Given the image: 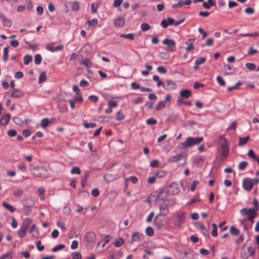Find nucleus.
<instances>
[{"mask_svg": "<svg viewBox=\"0 0 259 259\" xmlns=\"http://www.w3.org/2000/svg\"><path fill=\"white\" fill-rule=\"evenodd\" d=\"M0 18L2 19V23L4 26L10 27L12 24V21L10 19L7 18L3 14H1Z\"/></svg>", "mask_w": 259, "mask_h": 259, "instance_id": "14", "label": "nucleus"}, {"mask_svg": "<svg viewBox=\"0 0 259 259\" xmlns=\"http://www.w3.org/2000/svg\"><path fill=\"white\" fill-rule=\"evenodd\" d=\"M52 122L49 120L48 118H44L41 121V126L43 128H46L49 126V124L51 123Z\"/></svg>", "mask_w": 259, "mask_h": 259, "instance_id": "31", "label": "nucleus"}, {"mask_svg": "<svg viewBox=\"0 0 259 259\" xmlns=\"http://www.w3.org/2000/svg\"><path fill=\"white\" fill-rule=\"evenodd\" d=\"M65 247V245L63 244H60L56 246L52 249L53 252H56L62 249H63Z\"/></svg>", "mask_w": 259, "mask_h": 259, "instance_id": "60", "label": "nucleus"}, {"mask_svg": "<svg viewBox=\"0 0 259 259\" xmlns=\"http://www.w3.org/2000/svg\"><path fill=\"white\" fill-rule=\"evenodd\" d=\"M180 95L182 98L187 99L191 96L192 94L190 90L187 89L182 90L180 92Z\"/></svg>", "mask_w": 259, "mask_h": 259, "instance_id": "18", "label": "nucleus"}, {"mask_svg": "<svg viewBox=\"0 0 259 259\" xmlns=\"http://www.w3.org/2000/svg\"><path fill=\"white\" fill-rule=\"evenodd\" d=\"M42 60V57L40 55L37 54L34 56V63L36 65H39L40 64Z\"/></svg>", "mask_w": 259, "mask_h": 259, "instance_id": "44", "label": "nucleus"}, {"mask_svg": "<svg viewBox=\"0 0 259 259\" xmlns=\"http://www.w3.org/2000/svg\"><path fill=\"white\" fill-rule=\"evenodd\" d=\"M83 125V126L85 128H94V127H95L97 126L96 123H94V122L90 123L84 122Z\"/></svg>", "mask_w": 259, "mask_h": 259, "instance_id": "50", "label": "nucleus"}, {"mask_svg": "<svg viewBox=\"0 0 259 259\" xmlns=\"http://www.w3.org/2000/svg\"><path fill=\"white\" fill-rule=\"evenodd\" d=\"M85 241L88 243H92L95 241L96 239V235L92 232H88L84 236Z\"/></svg>", "mask_w": 259, "mask_h": 259, "instance_id": "13", "label": "nucleus"}, {"mask_svg": "<svg viewBox=\"0 0 259 259\" xmlns=\"http://www.w3.org/2000/svg\"><path fill=\"white\" fill-rule=\"evenodd\" d=\"M160 213L157 214L155 218V221H156L159 216L166 215L169 213L168 205L165 204H160L159 205Z\"/></svg>", "mask_w": 259, "mask_h": 259, "instance_id": "10", "label": "nucleus"}, {"mask_svg": "<svg viewBox=\"0 0 259 259\" xmlns=\"http://www.w3.org/2000/svg\"><path fill=\"white\" fill-rule=\"evenodd\" d=\"M13 256V252L11 251H8L6 253L3 254L0 257V259H12Z\"/></svg>", "mask_w": 259, "mask_h": 259, "instance_id": "29", "label": "nucleus"}, {"mask_svg": "<svg viewBox=\"0 0 259 259\" xmlns=\"http://www.w3.org/2000/svg\"><path fill=\"white\" fill-rule=\"evenodd\" d=\"M9 57V48L5 47L4 48V54L3 57V60L4 62H6L8 60Z\"/></svg>", "mask_w": 259, "mask_h": 259, "instance_id": "34", "label": "nucleus"}, {"mask_svg": "<svg viewBox=\"0 0 259 259\" xmlns=\"http://www.w3.org/2000/svg\"><path fill=\"white\" fill-rule=\"evenodd\" d=\"M195 227L200 230H205V226H204V225L201 223V222H196L195 224Z\"/></svg>", "mask_w": 259, "mask_h": 259, "instance_id": "56", "label": "nucleus"}, {"mask_svg": "<svg viewBox=\"0 0 259 259\" xmlns=\"http://www.w3.org/2000/svg\"><path fill=\"white\" fill-rule=\"evenodd\" d=\"M24 95L23 92L19 90H15L11 94V97L14 98H20Z\"/></svg>", "mask_w": 259, "mask_h": 259, "instance_id": "20", "label": "nucleus"}, {"mask_svg": "<svg viewBox=\"0 0 259 259\" xmlns=\"http://www.w3.org/2000/svg\"><path fill=\"white\" fill-rule=\"evenodd\" d=\"M72 259H81L82 255L78 252H74L72 253Z\"/></svg>", "mask_w": 259, "mask_h": 259, "instance_id": "54", "label": "nucleus"}, {"mask_svg": "<svg viewBox=\"0 0 259 259\" xmlns=\"http://www.w3.org/2000/svg\"><path fill=\"white\" fill-rule=\"evenodd\" d=\"M141 29L143 31H146L151 28V26L148 23H142L140 26Z\"/></svg>", "mask_w": 259, "mask_h": 259, "instance_id": "38", "label": "nucleus"}, {"mask_svg": "<svg viewBox=\"0 0 259 259\" xmlns=\"http://www.w3.org/2000/svg\"><path fill=\"white\" fill-rule=\"evenodd\" d=\"M31 223V220L29 219H25L23 223H22L20 229L23 230L25 232H26V231L28 229V227L29 226Z\"/></svg>", "mask_w": 259, "mask_h": 259, "instance_id": "16", "label": "nucleus"}, {"mask_svg": "<svg viewBox=\"0 0 259 259\" xmlns=\"http://www.w3.org/2000/svg\"><path fill=\"white\" fill-rule=\"evenodd\" d=\"M32 60V57L30 55H25L24 57V64L25 65H28Z\"/></svg>", "mask_w": 259, "mask_h": 259, "instance_id": "40", "label": "nucleus"}, {"mask_svg": "<svg viewBox=\"0 0 259 259\" xmlns=\"http://www.w3.org/2000/svg\"><path fill=\"white\" fill-rule=\"evenodd\" d=\"M116 119L118 121H121L124 119V116L121 111H118L116 114Z\"/></svg>", "mask_w": 259, "mask_h": 259, "instance_id": "37", "label": "nucleus"}, {"mask_svg": "<svg viewBox=\"0 0 259 259\" xmlns=\"http://www.w3.org/2000/svg\"><path fill=\"white\" fill-rule=\"evenodd\" d=\"M10 119V115H4L0 120V123L4 126H6L9 122Z\"/></svg>", "mask_w": 259, "mask_h": 259, "instance_id": "22", "label": "nucleus"}, {"mask_svg": "<svg viewBox=\"0 0 259 259\" xmlns=\"http://www.w3.org/2000/svg\"><path fill=\"white\" fill-rule=\"evenodd\" d=\"M217 80L218 83L221 86H225L226 85V82L225 80L223 79V78L220 76H218L217 77Z\"/></svg>", "mask_w": 259, "mask_h": 259, "instance_id": "52", "label": "nucleus"}, {"mask_svg": "<svg viewBox=\"0 0 259 259\" xmlns=\"http://www.w3.org/2000/svg\"><path fill=\"white\" fill-rule=\"evenodd\" d=\"M81 173L80 168L78 167H73L71 170V174H77L79 175Z\"/></svg>", "mask_w": 259, "mask_h": 259, "instance_id": "55", "label": "nucleus"}, {"mask_svg": "<svg viewBox=\"0 0 259 259\" xmlns=\"http://www.w3.org/2000/svg\"><path fill=\"white\" fill-rule=\"evenodd\" d=\"M246 67L250 70H253L255 69L256 66L254 63H247L245 64Z\"/></svg>", "mask_w": 259, "mask_h": 259, "instance_id": "53", "label": "nucleus"}, {"mask_svg": "<svg viewBox=\"0 0 259 259\" xmlns=\"http://www.w3.org/2000/svg\"><path fill=\"white\" fill-rule=\"evenodd\" d=\"M199 182L197 180H194L192 182V183L190 187V190L191 191L193 192L195 190L197 186L199 184Z\"/></svg>", "mask_w": 259, "mask_h": 259, "instance_id": "48", "label": "nucleus"}, {"mask_svg": "<svg viewBox=\"0 0 259 259\" xmlns=\"http://www.w3.org/2000/svg\"><path fill=\"white\" fill-rule=\"evenodd\" d=\"M248 155L259 163V157H257L254 153L252 150H249L248 152Z\"/></svg>", "mask_w": 259, "mask_h": 259, "instance_id": "28", "label": "nucleus"}, {"mask_svg": "<svg viewBox=\"0 0 259 259\" xmlns=\"http://www.w3.org/2000/svg\"><path fill=\"white\" fill-rule=\"evenodd\" d=\"M215 3L213 2V0H208L207 3V2H204L203 3V6L205 9H209L210 8V6H214L215 5Z\"/></svg>", "mask_w": 259, "mask_h": 259, "instance_id": "32", "label": "nucleus"}, {"mask_svg": "<svg viewBox=\"0 0 259 259\" xmlns=\"http://www.w3.org/2000/svg\"><path fill=\"white\" fill-rule=\"evenodd\" d=\"M166 102L164 101H162L160 102L157 105L156 107V110H160L164 108L165 106Z\"/></svg>", "mask_w": 259, "mask_h": 259, "instance_id": "46", "label": "nucleus"}, {"mask_svg": "<svg viewBox=\"0 0 259 259\" xmlns=\"http://www.w3.org/2000/svg\"><path fill=\"white\" fill-rule=\"evenodd\" d=\"M146 234L148 236H152L154 234V230L151 227H148L146 228L145 230Z\"/></svg>", "mask_w": 259, "mask_h": 259, "instance_id": "45", "label": "nucleus"}, {"mask_svg": "<svg viewBox=\"0 0 259 259\" xmlns=\"http://www.w3.org/2000/svg\"><path fill=\"white\" fill-rule=\"evenodd\" d=\"M242 185L244 189L249 192L252 189L253 183L250 179L245 178L243 180Z\"/></svg>", "mask_w": 259, "mask_h": 259, "instance_id": "9", "label": "nucleus"}, {"mask_svg": "<svg viewBox=\"0 0 259 259\" xmlns=\"http://www.w3.org/2000/svg\"><path fill=\"white\" fill-rule=\"evenodd\" d=\"M248 162L247 161H241L238 165V168L240 170H243L246 166L248 165Z\"/></svg>", "mask_w": 259, "mask_h": 259, "instance_id": "39", "label": "nucleus"}, {"mask_svg": "<svg viewBox=\"0 0 259 259\" xmlns=\"http://www.w3.org/2000/svg\"><path fill=\"white\" fill-rule=\"evenodd\" d=\"M203 140V137H189L183 143L178 146L179 149H186L200 143Z\"/></svg>", "mask_w": 259, "mask_h": 259, "instance_id": "2", "label": "nucleus"}, {"mask_svg": "<svg viewBox=\"0 0 259 259\" xmlns=\"http://www.w3.org/2000/svg\"><path fill=\"white\" fill-rule=\"evenodd\" d=\"M17 167L18 169H19L20 170L23 172H26L27 170V167L26 165L22 162L19 163L17 164Z\"/></svg>", "mask_w": 259, "mask_h": 259, "instance_id": "43", "label": "nucleus"}, {"mask_svg": "<svg viewBox=\"0 0 259 259\" xmlns=\"http://www.w3.org/2000/svg\"><path fill=\"white\" fill-rule=\"evenodd\" d=\"M255 253V249L252 247H248L247 248V252L242 250L240 253V255L242 258L246 259L249 256L254 255Z\"/></svg>", "mask_w": 259, "mask_h": 259, "instance_id": "8", "label": "nucleus"}, {"mask_svg": "<svg viewBox=\"0 0 259 259\" xmlns=\"http://www.w3.org/2000/svg\"><path fill=\"white\" fill-rule=\"evenodd\" d=\"M146 123L148 125H154L157 123V120L154 118H149L146 120Z\"/></svg>", "mask_w": 259, "mask_h": 259, "instance_id": "59", "label": "nucleus"}, {"mask_svg": "<svg viewBox=\"0 0 259 259\" xmlns=\"http://www.w3.org/2000/svg\"><path fill=\"white\" fill-rule=\"evenodd\" d=\"M253 203L254 204V207L252 208L257 211L259 209L258 200L256 198H254L253 200Z\"/></svg>", "mask_w": 259, "mask_h": 259, "instance_id": "58", "label": "nucleus"}, {"mask_svg": "<svg viewBox=\"0 0 259 259\" xmlns=\"http://www.w3.org/2000/svg\"><path fill=\"white\" fill-rule=\"evenodd\" d=\"M88 99L93 102L96 103L98 101V97L95 95H91L89 97Z\"/></svg>", "mask_w": 259, "mask_h": 259, "instance_id": "64", "label": "nucleus"}, {"mask_svg": "<svg viewBox=\"0 0 259 259\" xmlns=\"http://www.w3.org/2000/svg\"><path fill=\"white\" fill-rule=\"evenodd\" d=\"M114 24L116 27L121 28L124 25V19L123 17H119L114 20Z\"/></svg>", "mask_w": 259, "mask_h": 259, "instance_id": "17", "label": "nucleus"}, {"mask_svg": "<svg viewBox=\"0 0 259 259\" xmlns=\"http://www.w3.org/2000/svg\"><path fill=\"white\" fill-rule=\"evenodd\" d=\"M240 213L242 215H247V219H254L257 215V211L252 208H243L240 210Z\"/></svg>", "mask_w": 259, "mask_h": 259, "instance_id": "4", "label": "nucleus"}, {"mask_svg": "<svg viewBox=\"0 0 259 259\" xmlns=\"http://www.w3.org/2000/svg\"><path fill=\"white\" fill-rule=\"evenodd\" d=\"M37 191L40 196V199L44 200V195L45 193V189L43 187H39L37 189Z\"/></svg>", "mask_w": 259, "mask_h": 259, "instance_id": "42", "label": "nucleus"}, {"mask_svg": "<svg viewBox=\"0 0 259 259\" xmlns=\"http://www.w3.org/2000/svg\"><path fill=\"white\" fill-rule=\"evenodd\" d=\"M185 220V213L178 214L174 220V224L176 227H180Z\"/></svg>", "mask_w": 259, "mask_h": 259, "instance_id": "11", "label": "nucleus"}, {"mask_svg": "<svg viewBox=\"0 0 259 259\" xmlns=\"http://www.w3.org/2000/svg\"><path fill=\"white\" fill-rule=\"evenodd\" d=\"M123 0H115L113 4V6L114 8L118 7L123 3Z\"/></svg>", "mask_w": 259, "mask_h": 259, "instance_id": "63", "label": "nucleus"}, {"mask_svg": "<svg viewBox=\"0 0 259 259\" xmlns=\"http://www.w3.org/2000/svg\"><path fill=\"white\" fill-rule=\"evenodd\" d=\"M36 245L37 249L40 251H42L45 248L44 246L41 244V242L39 240L36 241Z\"/></svg>", "mask_w": 259, "mask_h": 259, "instance_id": "57", "label": "nucleus"}, {"mask_svg": "<svg viewBox=\"0 0 259 259\" xmlns=\"http://www.w3.org/2000/svg\"><path fill=\"white\" fill-rule=\"evenodd\" d=\"M182 160H184L183 164H185L187 161V155L186 153H181L176 155L172 156L168 158V161L169 163H175L179 162Z\"/></svg>", "mask_w": 259, "mask_h": 259, "instance_id": "5", "label": "nucleus"}, {"mask_svg": "<svg viewBox=\"0 0 259 259\" xmlns=\"http://www.w3.org/2000/svg\"><path fill=\"white\" fill-rule=\"evenodd\" d=\"M184 6V1H180L177 4L172 5V7L174 9L181 8Z\"/></svg>", "mask_w": 259, "mask_h": 259, "instance_id": "61", "label": "nucleus"}, {"mask_svg": "<svg viewBox=\"0 0 259 259\" xmlns=\"http://www.w3.org/2000/svg\"><path fill=\"white\" fill-rule=\"evenodd\" d=\"M177 88V84L171 80L167 79L164 81L163 88L167 91L175 90Z\"/></svg>", "mask_w": 259, "mask_h": 259, "instance_id": "7", "label": "nucleus"}, {"mask_svg": "<svg viewBox=\"0 0 259 259\" xmlns=\"http://www.w3.org/2000/svg\"><path fill=\"white\" fill-rule=\"evenodd\" d=\"M258 35L259 34L257 32H254L252 33L239 34L238 35V39H240L241 37H256L258 36Z\"/></svg>", "mask_w": 259, "mask_h": 259, "instance_id": "23", "label": "nucleus"}, {"mask_svg": "<svg viewBox=\"0 0 259 259\" xmlns=\"http://www.w3.org/2000/svg\"><path fill=\"white\" fill-rule=\"evenodd\" d=\"M230 232L232 235L237 236L239 234L240 230L234 226H231L230 228Z\"/></svg>", "mask_w": 259, "mask_h": 259, "instance_id": "30", "label": "nucleus"}, {"mask_svg": "<svg viewBox=\"0 0 259 259\" xmlns=\"http://www.w3.org/2000/svg\"><path fill=\"white\" fill-rule=\"evenodd\" d=\"M218 142L221 146V156L222 158H226L229 154V144L227 139L223 136L218 137Z\"/></svg>", "mask_w": 259, "mask_h": 259, "instance_id": "1", "label": "nucleus"}, {"mask_svg": "<svg viewBox=\"0 0 259 259\" xmlns=\"http://www.w3.org/2000/svg\"><path fill=\"white\" fill-rule=\"evenodd\" d=\"M233 67L229 65H225L224 66V70L226 74H230Z\"/></svg>", "mask_w": 259, "mask_h": 259, "instance_id": "51", "label": "nucleus"}, {"mask_svg": "<svg viewBox=\"0 0 259 259\" xmlns=\"http://www.w3.org/2000/svg\"><path fill=\"white\" fill-rule=\"evenodd\" d=\"M63 48L64 47L62 45H59L56 47H54L53 44H49L46 46L47 50L52 52L62 50Z\"/></svg>", "mask_w": 259, "mask_h": 259, "instance_id": "12", "label": "nucleus"}, {"mask_svg": "<svg viewBox=\"0 0 259 259\" xmlns=\"http://www.w3.org/2000/svg\"><path fill=\"white\" fill-rule=\"evenodd\" d=\"M249 139V136H247L244 138L239 137V141L238 145L240 146H243V145H245L248 141Z\"/></svg>", "mask_w": 259, "mask_h": 259, "instance_id": "24", "label": "nucleus"}, {"mask_svg": "<svg viewBox=\"0 0 259 259\" xmlns=\"http://www.w3.org/2000/svg\"><path fill=\"white\" fill-rule=\"evenodd\" d=\"M206 58L205 57H201L197 59L195 61V64L197 65H201L205 62Z\"/></svg>", "mask_w": 259, "mask_h": 259, "instance_id": "41", "label": "nucleus"}, {"mask_svg": "<svg viewBox=\"0 0 259 259\" xmlns=\"http://www.w3.org/2000/svg\"><path fill=\"white\" fill-rule=\"evenodd\" d=\"M162 43L167 46L166 49L167 51L174 52L176 51V42L175 40L165 38L163 40Z\"/></svg>", "mask_w": 259, "mask_h": 259, "instance_id": "6", "label": "nucleus"}, {"mask_svg": "<svg viewBox=\"0 0 259 259\" xmlns=\"http://www.w3.org/2000/svg\"><path fill=\"white\" fill-rule=\"evenodd\" d=\"M81 64L85 66L88 68H91L92 66V63L90 59L85 58L81 62Z\"/></svg>", "mask_w": 259, "mask_h": 259, "instance_id": "27", "label": "nucleus"}, {"mask_svg": "<svg viewBox=\"0 0 259 259\" xmlns=\"http://www.w3.org/2000/svg\"><path fill=\"white\" fill-rule=\"evenodd\" d=\"M195 41V39L191 38L188 39L187 41L186 42V44L188 45V47L186 48V50L187 52H189L193 50L194 49V46L193 44Z\"/></svg>", "mask_w": 259, "mask_h": 259, "instance_id": "19", "label": "nucleus"}, {"mask_svg": "<svg viewBox=\"0 0 259 259\" xmlns=\"http://www.w3.org/2000/svg\"><path fill=\"white\" fill-rule=\"evenodd\" d=\"M144 238V236L143 234L136 232L133 234L132 236V241L134 242H139L143 240Z\"/></svg>", "mask_w": 259, "mask_h": 259, "instance_id": "15", "label": "nucleus"}, {"mask_svg": "<svg viewBox=\"0 0 259 259\" xmlns=\"http://www.w3.org/2000/svg\"><path fill=\"white\" fill-rule=\"evenodd\" d=\"M7 134L10 137H14L17 135V131L15 130H10L8 131Z\"/></svg>", "mask_w": 259, "mask_h": 259, "instance_id": "62", "label": "nucleus"}, {"mask_svg": "<svg viewBox=\"0 0 259 259\" xmlns=\"http://www.w3.org/2000/svg\"><path fill=\"white\" fill-rule=\"evenodd\" d=\"M2 205L3 207H5L6 209L9 210L11 212H13L15 211V208L11 204H9L7 202H4L2 203Z\"/></svg>", "mask_w": 259, "mask_h": 259, "instance_id": "26", "label": "nucleus"}, {"mask_svg": "<svg viewBox=\"0 0 259 259\" xmlns=\"http://www.w3.org/2000/svg\"><path fill=\"white\" fill-rule=\"evenodd\" d=\"M212 230L211 231V235L213 237H217L218 236V230L217 226L216 224H213L212 225Z\"/></svg>", "mask_w": 259, "mask_h": 259, "instance_id": "49", "label": "nucleus"}, {"mask_svg": "<svg viewBox=\"0 0 259 259\" xmlns=\"http://www.w3.org/2000/svg\"><path fill=\"white\" fill-rule=\"evenodd\" d=\"M30 233L31 234L32 236L35 237H37L38 236V232L37 230H35V225H32L29 229Z\"/></svg>", "mask_w": 259, "mask_h": 259, "instance_id": "25", "label": "nucleus"}, {"mask_svg": "<svg viewBox=\"0 0 259 259\" xmlns=\"http://www.w3.org/2000/svg\"><path fill=\"white\" fill-rule=\"evenodd\" d=\"M120 37L133 40L135 38V35L133 33L121 34Z\"/></svg>", "mask_w": 259, "mask_h": 259, "instance_id": "33", "label": "nucleus"}, {"mask_svg": "<svg viewBox=\"0 0 259 259\" xmlns=\"http://www.w3.org/2000/svg\"><path fill=\"white\" fill-rule=\"evenodd\" d=\"M32 174L36 177L47 178L49 177L48 170L43 166H37L33 168Z\"/></svg>", "mask_w": 259, "mask_h": 259, "instance_id": "3", "label": "nucleus"}, {"mask_svg": "<svg viewBox=\"0 0 259 259\" xmlns=\"http://www.w3.org/2000/svg\"><path fill=\"white\" fill-rule=\"evenodd\" d=\"M46 73L45 72H42L40 73L39 76L38 82L39 83H42L45 82L46 80Z\"/></svg>", "mask_w": 259, "mask_h": 259, "instance_id": "36", "label": "nucleus"}, {"mask_svg": "<svg viewBox=\"0 0 259 259\" xmlns=\"http://www.w3.org/2000/svg\"><path fill=\"white\" fill-rule=\"evenodd\" d=\"M23 193V190L20 188H15L13 190V194L16 197H21Z\"/></svg>", "mask_w": 259, "mask_h": 259, "instance_id": "21", "label": "nucleus"}, {"mask_svg": "<svg viewBox=\"0 0 259 259\" xmlns=\"http://www.w3.org/2000/svg\"><path fill=\"white\" fill-rule=\"evenodd\" d=\"M154 175L156 178H162L166 175V171L163 170H160L157 171Z\"/></svg>", "mask_w": 259, "mask_h": 259, "instance_id": "35", "label": "nucleus"}, {"mask_svg": "<svg viewBox=\"0 0 259 259\" xmlns=\"http://www.w3.org/2000/svg\"><path fill=\"white\" fill-rule=\"evenodd\" d=\"M124 243V241L121 238L117 239L115 242L114 245L117 247H119Z\"/></svg>", "mask_w": 259, "mask_h": 259, "instance_id": "47", "label": "nucleus"}]
</instances>
